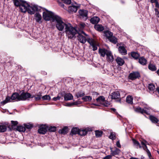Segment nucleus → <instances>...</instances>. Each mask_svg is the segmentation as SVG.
<instances>
[{
    "instance_id": "obj_36",
    "label": "nucleus",
    "mask_w": 159,
    "mask_h": 159,
    "mask_svg": "<svg viewBox=\"0 0 159 159\" xmlns=\"http://www.w3.org/2000/svg\"><path fill=\"white\" fill-rule=\"evenodd\" d=\"M82 99L85 101H90L92 99V97L89 96H85L82 98Z\"/></svg>"
},
{
    "instance_id": "obj_2",
    "label": "nucleus",
    "mask_w": 159,
    "mask_h": 159,
    "mask_svg": "<svg viewBox=\"0 0 159 159\" xmlns=\"http://www.w3.org/2000/svg\"><path fill=\"white\" fill-rule=\"evenodd\" d=\"M65 30L66 36L70 39L75 38V35L78 32L76 29L70 23H67Z\"/></svg>"
},
{
    "instance_id": "obj_6",
    "label": "nucleus",
    "mask_w": 159,
    "mask_h": 159,
    "mask_svg": "<svg viewBox=\"0 0 159 159\" xmlns=\"http://www.w3.org/2000/svg\"><path fill=\"white\" fill-rule=\"evenodd\" d=\"M87 41L90 46L92 47L93 51H95L97 49L98 43L96 41L92 39H87Z\"/></svg>"
},
{
    "instance_id": "obj_4",
    "label": "nucleus",
    "mask_w": 159,
    "mask_h": 159,
    "mask_svg": "<svg viewBox=\"0 0 159 159\" xmlns=\"http://www.w3.org/2000/svg\"><path fill=\"white\" fill-rule=\"evenodd\" d=\"M58 16L55 15L52 12L47 10H46L45 11L43 12V17L44 19L46 20H49L52 18L53 21H55V17Z\"/></svg>"
},
{
    "instance_id": "obj_15",
    "label": "nucleus",
    "mask_w": 159,
    "mask_h": 159,
    "mask_svg": "<svg viewBox=\"0 0 159 159\" xmlns=\"http://www.w3.org/2000/svg\"><path fill=\"white\" fill-rule=\"evenodd\" d=\"M119 51L121 54L125 55L127 54V50L123 46H120L118 48Z\"/></svg>"
},
{
    "instance_id": "obj_50",
    "label": "nucleus",
    "mask_w": 159,
    "mask_h": 159,
    "mask_svg": "<svg viewBox=\"0 0 159 159\" xmlns=\"http://www.w3.org/2000/svg\"><path fill=\"white\" fill-rule=\"evenodd\" d=\"M102 104L105 107H108L110 104V103L108 101H105V100Z\"/></svg>"
},
{
    "instance_id": "obj_11",
    "label": "nucleus",
    "mask_w": 159,
    "mask_h": 159,
    "mask_svg": "<svg viewBox=\"0 0 159 159\" xmlns=\"http://www.w3.org/2000/svg\"><path fill=\"white\" fill-rule=\"evenodd\" d=\"M111 96L112 99H119L120 94L118 91L115 92L111 93Z\"/></svg>"
},
{
    "instance_id": "obj_54",
    "label": "nucleus",
    "mask_w": 159,
    "mask_h": 159,
    "mask_svg": "<svg viewBox=\"0 0 159 159\" xmlns=\"http://www.w3.org/2000/svg\"><path fill=\"white\" fill-rule=\"evenodd\" d=\"M112 156L111 155H108L104 157L103 159H111Z\"/></svg>"
},
{
    "instance_id": "obj_44",
    "label": "nucleus",
    "mask_w": 159,
    "mask_h": 159,
    "mask_svg": "<svg viewBox=\"0 0 159 159\" xmlns=\"http://www.w3.org/2000/svg\"><path fill=\"white\" fill-rule=\"evenodd\" d=\"M109 138L112 140H114L116 139V134L115 133L111 132Z\"/></svg>"
},
{
    "instance_id": "obj_24",
    "label": "nucleus",
    "mask_w": 159,
    "mask_h": 159,
    "mask_svg": "<svg viewBox=\"0 0 159 159\" xmlns=\"http://www.w3.org/2000/svg\"><path fill=\"white\" fill-rule=\"evenodd\" d=\"M35 19L36 21L39 22L42 19V16L40 14L38 13H37L34 15Z\"/></svg>"
},
{
    "instance_id": "obj_40",
    "label": "nucleus",
    "mask_w": 159,
    "mask_h": 159,
    "mask_svg": "<svg viewBox=\"0 0 159 159\" xmlns=\"http://www.w3.org/2000/svg\"><path fill=\"white\" fill-rule=\"evenodd\" d=\"M85 94L84 93L82 92H79L76 94V96L77 98L81 97L84 95Z\"/></svg>"
},
{
    "instance_id": "obj_31",
    "label": "nucleus",
    "mask_w": 159,
    "mask_h": 159,
    "mask_svg": "<svg viewBox=\"0 0 159 159\" xmlns=\"http://www.w3.org/2000/svg\"><path fill=\"white\" fill-rule=\"evenodd\" d=\"M108 40L112 43L116 44L117 42V39L114 36H111L110 38L108 39Z\"/></svg>"
},
{
    "instance_id": "obj_12",
    "label": "nucleus",
    "mask_w": 159,
    "mask_h": 159,
    "mask_svg": "<svg viewBox=\"0 0 159 159\" xmlns=\"http://www.w3.org/2000/svg\"><path fill=\"white\" fill-rule=\"evenodd\" d=\"M20 95L17 93H15L12 94L11 97V100H16V101H19Z\"/></svg>"
},
{
    "instance_id": "obj_17",
    "label": "nucleus",
    "mask_w": 159,
    "mask_h": 159,
    "mask_svg": "<svg viewBox=\"0 0 159 159\" xmlns=\"http://www.w3.org/2000/svg\"><path fill=\"white\" fill-rule=\"evenodd\" d=\"M64 98L65 101L70 100L73 99V96L70 93H66L65 95Z\"/></svg>"
},
{
    "instance_id": "obj_26",
    "label": "nucleus",
    "mask_w": 159,
    "mask_h": 159,
    "mask_svg": "<svg viewBox=\"0 0 159 159\" xmlns=\"http://www.w3.org/2000/svg\"><path fill=\"white\" fill-rule=\"evenodd\" d=\"M133 97L130 95L127 96L126 98V102L127 103L130 104H132L133 103Z\"/></svg>"
},
{
    "instance_id": "obj_58",
    "label": "nucleus",
    "mask_w": 159,
    "mask_h": 159,
    "mask_svg": "<svg viewBox=\"0 0 159 159\" xmlns=\"http://www.w3.org/2000/svg\"><path fill=\"white\" fill-rule=\"evenodd\" d=\"M73 105V102L66 103L65 106L68 107H71Z\"/></svg>"
},
{
    "instance_id": "obj_64",
    "label": "nucleus",
    "mask_w": 159,
    "mask_h": 159,
    "mask_svg": "<svg viewBox=\"0 0 159 159\" xmlns=\"http://www.w3.org/2000/svg\"><path fill=\"white\" fill-rule=\"evenodd\" d=\"M156 91H157L159 94V87H157L156 89Z\"/></svg>"
},
{
    "instance_id": "obj_28",
    "label": "nucleus",
    "mask_w": 159,
    "mask_h": 159,
    "mask_svg": "<svg viewBox=\"0 0 159 159\" xmlns=\"http://www.w3.org/2000/svg\"><path fill=\"white\" fill-rule=\"evenodd\" d=\"M131 55L133 58L135 59H138L140 56L139 54L138 53L135 52H131Z\"/></svg>"
},
{
    "instance_id": "obj_51",
    "label": "nucleus",
    "mask_w": 159,
    "mask_h": 159,
    "mask_svg": "<svg viewBox=\"0 0 159 159\" xmlns=\"http://www.w3.org/2000/svg\"><path fill=\"white\" fill-rule=\"evenodd\" d=\"M5 100L7 103L11 102L12 101L11 100V97L10 98L9 97H7L6 98Z\"/></svg>"
},
{
    "instance_id": "obj_47",
    "label": "nucleus",
    "mask_w": 159,
    "mask_h": 159,
    "mask_svg": "<svg viewBox=\"0 0 159 159\" xmlns=\"http://www.w3.org/2000/svg\"><path fill=\"white\" fill-rule=\"evenodd\" d=\"M42 98L43 100H50V97L48 95H45L43 96Z\"/></svg>"
},
{
    "instance_id": "obj_59",
    "label": "nucleus",
    "mask_w": 159,
    "mask_h": 159,
    "mask_svg": "<svg viewBox=\"0 0 159 159\" xmlns=\"http://www.w3.org/2000/svg\"><path fill=\"white\" fill-rule=\"evenodd\" d=\"M116 145L118 148H121V145L120 144V142L119 141L117 142L116 143Z\"/></svg>"
},
{
    "instance_id": "obj_18",
    "label": "nucleus",
    "mask_w": 159,
    "mask_h": 159,
    "mask_svg": "<svg viewBox=\"0 0 159 159\" xmlns=\"http://www.w3.org/2000/svg\"><path fill=\"white\" fill-rule=\"evenodd\" d=\"M134 110L135 111L140 113H146V111L143 109H142L140 107H138L136 108H134Z\"/></svg>"
},
{
    "instance_id": "obj_5",
    "label": "nucleus",
    "mask_w": 159,
    "mask_h": 159,
    "mask_svg": "<svg viewBox=\"0 0 159 159\" xmlns=\"http://www.w3.org/2000/svg\"><path fill=\"white\" fill-rule=\"evenodd\" d=\"M34 95H32L29 93H25L23 92L20 95L19 99L20 100H25L29 98H34Z\"/></svg>"
},
{
    "instance_id": "obj_41",
    "label": "nucleus",
    "mask_w": 159,
    "mask_h": 159,
    "mask_svg": "<svg viewBox=\"0 0 159 159\" xmlns=\"http://www.w3.org/2000/svg\"><path fill=\"white\" fill-rule=\"evenodd\" d=\"M42 96L41 93L39 92L38 94L34 96V97L35 98V99L36 101L39 100L41 99V97Z\"/></svg>"
},
{
    "instance_id": "obj_8",
    "label": "nucleus",
    "mask_w": 159,
    "mask_h": 159,
    "mask_svg": "<svg viewBox=\"0 0 159 159\" xmlns=\"http://www.w3.org/2000/svg\"><path fill=\"white\" fill-rule=\"evenodd\" d=\"M140 77V73L138 72H133L129 74L128 78L129 79L133 80Z\"/></svg>"
},
{
    "instance_id": "obj_20",
    "label": "nucleus",
    "mask_w": 159,
    "mask_h": 159,
    "mask_svg": "<svg viewBox=\"0 0 159 159\" xmlns=\"http://www.w3.org/2000/svg\"><path fill=\"white\" fill-rule=\"evenodd\" d=\"M103 33L104 35L108 39L113 35L112 33L109 30L104 31Z\"/></svg>"
},
{
    "instance_id": "obj_32",
    "label": "nucleus",
    "mask_w": 159,
    "mask_h": 159,
    "mask_svg": "<svg viewBox=\"0 0 159 159\" xmlns=\"http://www.w3.org/2000/svg\"><path fill=\"white\" fill-rule=\"evenodd\" d=\"M68 132V128L67 127H64L63 129H61L60 130H59V133H60L63 134H66Z\"/></svg>"
},
{
    "instance_id": "obj_3",
    "label": "nucleus",
    "mask_w": 159,
    "mask_h": 159,
    "mask_svg": "<svg viewBox=\"0 0 159 159\" xmlns=\"http://www.w3.org/2000/svg\"><path fill=\"white\" fill-rule=\"evenodd\" d=\"M55 21H56L57 22L56 24V28L59 30L60 31H62L64 28H65L67 23H64L62 21L61 18L58 16L55 17Z\"/></svg>"
},
{
    "instance_id": "obj_22",
    "label": "nucleus",
    "mask_w": 159,
    "mask_h": 159,
    "mask_svg": "<svg viewBox=\"0 0 159 159\" xmlns=\"http://www.w3.org/2000/svg\"><path fill=\"white\" fill-rule=\"evenodd\" d=\"M111 154L112 156H115L116 155H118L120 152V150L119 149L116 148V149L113 151L112 149H111Z\"/></svg>"
},
{
    "instance_id": "obj_29",
    "label": "nucleus",
    "mask_w": 159,
    "mask_h": 159,
    "mask_svg": "<svg viewBox=\"0 0 159 159\" xmlns=\"http://www.w3.org/2000/svg\"><path fill=\"white\" fill-rule=\"evenodd\" d=\"M149 118L150 120L153 123H157L158 121V119L156 117L153 116H150Z\"/></svg>"
},
{
    "instance_id": "obj_38",
    "label": "nucleus",
    "mask_w": 159,
    "mask_h": 159,
    "mask_svg": "<svg viewBox=\"0 0 159 159\" xmlns=\"http://www.w3.org/2000/svg\"><path fill=\"white\" fill-rule=\"evenodd\" d=\"M79 130L76 128H73L71 131V132L73 134H76L79 133Z\"/></svg>"
},
{
    "instance_id": "obj_14",
    "label": "nucleus",
    "mask_w": 159,
    "mask_h": 159,
    "mask_svg": "<svg viewBox=\"0 0 159 159\" xmlns=\"http://www.w3.org/2000/svg\"><path fill=\"white\" fill-rule=\"evenodd\" d=\"M109 51V50H107L105 49L99 48L98 50L99 53L101 56L102 57H104L105 55H107V53Z\"/></svg>"
},
{
    "instance_id": "obj_52",
    "label": "nucleus",
    "mask_w": 159,
    "mask_h": 159,
    "mask_svg": "<svg viewBox=\"0 0 159 159\" xmlns=\"http://www.w3.org/2000/svg\"><path fill=\"white\" fill-rule=\"evenodd\" d=\"M49 130L51 131L54 132L56 130V127H51L49 129Z\"/></svg>"
},
{
    "instance_id": "obj_30",
    "label": "nucleus",
    "mask_w": 159,
    "mask_h": 159,
    "mask_svg": "<svg viewBox=\"0 0 159 159\" xmlns=\"http://www.w3.org/2000/svg\"><path fill=\"white\" fill-rule=\"evenodd\" d=\"M23 1L21 0L19 1L18 0H14V3L15 6L16 7H20V6L22 3V2H23Z\"/></svg>"
},
{
    "instance_id": "obj_7",
    "label": "nucleus",
    "mask_w": 159,
    "mask_h": 159,
    "mask_svg": "<svg viewBox=\"0 0 159 159\" xmlns=\"http://www.w3.org/2000/svg\"><path fill=\"white\" fill-rule=\"evenodd\" d=\"M78 40L81 43H84L87 41V39L85 37L83 36L81 34H82L85 35H86V34L83 31H80V32H78Z\"/></svg>"
},
{
    "instance_id": "obj_33",
    "label": "nucleus",
    "mask_w": 159,
    "mask_h": 159,
    "mask_svg": "<svg viewBox=\"0 0 159 159\" xmlns=\"http://www.w3.org/2000/svg\"><path fill=\"white\" fill-rule=\"evenodd\" d=\"M148 68L149 70H156V68L155 64L151 62L149 64Z\"/></svg>"
},
{
    "instance_id": "obj_43",
    "label": "nucleus",
    "mask_w": 159,
    "mask_h": 159,
    "mask_svg": "<svg viewBox=\"0 0 159 159\" xmlns=\"http://www.w3.org/2000/svg\"><path fill=\"white\" fill-rule=\"evenodd\" d=\"M87 134V131L85 130H79V134L81 136H84Z\"/></svg>"
},
{
    "instance_id": "obj_55",
    "label": "nucleus",
    "mask_w": 159,
    "mask_h": 159,
    "mask_svg": "<svg viewBox=\"0 0 159 159\" xmlns=\"http://www.w3.org/2000/svg\"><path fill=\"white\" fill-rule=\"evenodd\" d=\"M81 103V102L79 101H76L74 102H73V105H77L80 104Z\"/></svg>"
},
{
    "instance_id": "obj_25",
    "label": "nucleus",
    "mask_w": 159,
    "mask_h": 159,
    "mask_svg": "<svg viewBox=\"0 0 159 159\" xmlns=\"http://www.w3.org/2000/svg\"><path fill=\"white\" fill-rule=\"evenodd\" d=\"M116 61L118 64L120 66L122 65L124 63V60L120 57H117V58Z\"/></svg>"
},
{
    "instance_id": "obj_61",
    "label": "nucleus",
    "mask_w": 159,
    "mask_h": 159,
    "mask_svg": "<svg viewBox=\"0 0 159 159\" xmlns=\"http://www.w3.org/2000/svg\"><path fill=\"white\" fill-rule=\"evenodd\" d=\"M7 103V102L5 100L1 102V104L2 105H5V104H6Z\"/></svg>"
},
{
    "instance_id": "obj_21",
    "label": "nucleus",
    "mask_w": 159,
    "mask_h": 159,
    "mask_svg": "<svg viewBox=\"0 0 159 159\" xmlns=\"http://www.w3.org/2000/svg\"><path fill=\"white\" fill-rule=\"evenodd\" d=\"M95 29L99 31H101L104 30L103 27L101 25L96 24L94 26Z\"/></svg>"
},
{
    "instance_id": "obj_34",
    "label": "nucleus",
    "mask_w": 159,
    "mask_h": 159,
    "mask_svg": "<svg viewBox=\"0 0 159 159\" xmlns=\"http://www.w3.org/2000/svg\"><path fill=\"white\" fill-rule=\"evenodd\" d=\"M132 140L134 145L137 148H138V147L139 148H142L139 143L138 141L134 139H133Z\"/></svg>"
},
{
    "instance_id": "obj_27",
    "label": "nucleus",
    "mask_w": 159,
    "mask_h": 159,
    "mask_svg": "<svg viewBox=\"0 0 159 159\" xmlns=\"http://www.w3.org/2000/svg\"><path fill=\"white\" fill-rule=\"evenodd\" d=\"M147 61V60L143 57H141L139 59V63L140 64L143 65H145L146 64Z\"/></svg>"
},
{
    "instance_id": "obj_10",
    "label": "nucleus",
    "mask_w": 159,
    "mask_h": 159,
    "mask_svg": "<svg viewBox=\"0 0 159 159\" xmlns=\"http://www.w3.org/2000/svg\"><path fill=\"white\" fill-rule=\"evenodd\" d=\"M47 129L48 128L47 126L45 125H42L40 127L38 131L40 134H44L47 132Z\"/></svg>"
},
{
    "instance_id": "obj_13",
    "label": "nucleus",
    "mask_w": 159,
    "mask_h": 159,
    "mask_svg": "<svg viewBox=\"0 0 159 159\" xmlns=\"http://www.w3.org/2000/svg\"><path fill=\"white\" fill-rule=\"evenodd\" d=\"M107 59L108 61L112 62L114 60V57L112 53L109 50L107 52Z\"/></svg>"
},
{
    "instance_id": "obj_19",
    "label": "nucleus",
    "mask_w": 159,
    "mask_h": 159,
    "mask_svg": "<svg viewBox=\"0 0 159 159\" xmlns=\"http://www.w3.org/2000/svg\"><path fill=\"white\" fill-rule=\"evenodd\" d=\"M78 9V7L75 6H70L68 7V10L70 12H75Z\"/></svg>"
},
{
    "instance_id": "obj_39",
    "label": "nucleus",
    "mask_w": 159,
    "mask_h": 159,
    "mask_svg": "<svg viewBox=\"0 0 159 159\" xmlns=\"http://www.w3.org/2000/svg\"><path fill=\"white\" fill-rule=\"evenodd\" d=\"M155 89V87L154 84H149L148 89L151 92L153 91Z\"/></svg>"
},
{
    "instance_id": "obj_57",
    "label": "nucleus",
    "mask_w": 159,
    "mask_h": 159,
    "mask_svg": "<svg viewBox=\"0 0 159 159\" xmlns=\"http://www.w3.org/2000/svg\"><path fill=\"white\" fill-rule=\"evenodd\" d=\"M64 1V2L66 4H70L71 2V0H63Z\"/></svg>"
},
{
    "instance_id": "obj_16",
    "label": "nucleus",
    "mask_w": 159,
    "mask_h": 159,
    "mask_svg": "<svg viewBox=\"0 0 159 159\" xmlns=\"http://www.w3.org/2000/svg\"><path fill=\"white\" fill-rule=\"evenodd\" d=\"M99 20V18L97 16H95L92 18L90 20V22L93 24H96L98 23Z\"/></svg>"
},
{
    "instance_id": "obj_63",
    "label": "nucleus",
    "mask_w": 159,
    "mask_h": 159,
    "mask_svg": "<svg viewBox=\"0 0 159 159\" xmlns=\"http://www.w3.org/2000/svg\"><path fill=\"white\" fill-rule=\"evenodd\" d=\"M157 1V0H150V1H151V2H152V3H154L155 2H156Z\"/></svg>"
},
{
    "instance_id": "obj_45",
    "label": "nucleus",
    "mask_w": 159,
    "mask_h": 159,
    "mask_svg": "<svg viewBox=\"0 0 159 159\" xmlns=\"http://www.w3.org/2000/svg\"><path fill=\"white\" fill-rule=\"evenodd\" d=\"M146 143L147 142L145 140H143L141 142V144L142 145V147H143L144 149L147 148L146 145Z\"/></svg>"
},
{
    "instance_id": "obj_62",
    "label": "nucleus",
    "mask_w": 159,
    "mask_h": 159,
    "mask_svg": "<svg viewBox=\"0 0 159 159\" xmlns=\"http://www.w3.org/2000/svg\"><path fill=\"white\" fill-rule=\"evenodd\" d=\"M147 152L149 156V157H150L151 156V154L150 152L147 149Z\"/></svg>"
},
{
    "instance_id": "obj_37",
    "label": "nucleus",
    "mask_w": 159,
    "mask_h": 159,
    "mask_svg": "<svg viewBox=\"0 0 159 159\" xmlns=\"http://www.w3.org/2000/svg\"><path fill=\"white\" fill-rule=\"evenodd\" d=\"M7 129V127L5 125H0V132H4Z\"/></svg>"
},
{
    "instance_id": "obj_46",
    "label": "nucleus",
    "mask_w": 159,
    "mask_h": 159,
    "mask_svg": "<svg viewBox=\"0 0 159 159\" xmlns=\"http://www.w3.org/2000/svg\"><path fill=\"white\" fill-rule=\"evenodd\" d=\"M85 24L82 22H81L80 23L79 25V27L80 28L81 30H82L85 26Z\"/></svg>"
},
{
    "instance_id": "obj_9",
    "label": "nucleus",
    "mask_w": 159,
    "mask_h": 159,
    "mask_svg": "<svg viewBox=\"0 0 159 159\" xmlns=\"http://www.w3.org/2000/svg\"><path fill=\"white\" fill-rule=\"evenodd\" d=\"M79 13L80 16V18L84 20H86L88 18V11L86 10H80Z\"/></svg>"
},
{
    "instance_id": "obj_23",
    "label": "nucleus",
    "mask_w": 159,
    "mask_h": 159,
    "mask_svg": "<svg viewBox=\"0 0 159 159\" xmlns=\"http://www.w3.org/2000/svg\"><path fill=\"white\" fill-rule=\"evenodd\" d=\"M105 100V98L102 96H100L96 99L97 102L101 104L104 102Z\"/></svg>"
},
{
    "instance_id": "obj_56",
    "label": "nucleus",
    "mask_w": 159,
    "mask_h": 159,
    "mask_svg": "<svg viewBox=\"0 0 159 159\" xmlns=\"http://www.w3.org/2000/svg\"><path fill=\"white\" fill-rule=\"evenodd\" d=\"M155 14L157 15V16H159V12L158 11V9L155 8Z\"/></svg>"
},
{
    "instance_id": "obj_49",
    "label": "nucleus",
    "mask_w": 159,
    "mask_h": 159,
    "mask_svg": "<svg viewBox=\"0 0 159 159\" xmlns=\"http://www.w3.org/2000/svg\"><path fill=\"white\" fill-rule=\"evenodd\" d=\"M11 123L12 124V127H14L16 126L18 124L17 121H11Z\"/></svg>"
},
{
    "instance_id": "obj_1",
    "label": "nucleus",
    "mask_w": 159,
    "mask_h": 159,
    "mask_svg": "<svg viewBox=\"0 0 159 159\" xmlns=\"http://www.w3.org/2000/svg\"><path fill=\"white\" fill-rule=\"evenodd\" d=\"M20 9L21 12L25 13L28 11L30 14L34 13L35 11H38L37 6H30L27 2L23 1L20 6Z\"/></svg>"
},
{
    "instance_id": "obj_48",
    "label": "nucleus",
    "mask_w": 159,
    "mask_h": 159,
    "mask_svg": "<svg viewBox=\"0 0 159 159\" xmlns=\"http://www.w3.org/2000/svg\"><path fill=\"white\" fill-rule=\"evenodd\" d=\"M25 129L26 128L27 129H30L32 127V125L30 124H25L24 125Z\"/></svg>"
},
{
    "instance_id": "obj_42",
    "label": "nucleus",
    "mask_w": 159,
    "mask_h": 159,
    "mask_svg": "<svg viewBox=\"0 0 159 159\" xmlns=\"http://www.w3.org/2000/svg\"><path fill=\"white\" fill-rule=\"evenodd\" d=\"M96 136L98 137L101 136L102 134V132L101 131L96 130L95 131Z\"/></svg>"
},
{
    "instance_id": "obj_60",
    "label": "nucleus",
    "mask_w": 159,
    "mask_h": 159,
    "mask_svg": "<svg viewBox=\"0 0 159 159\" xmlns=\"http://www.w3.org/2000/svg\"><path fill=\"white\" fill-rule=\"evenodd\" d=\"M154 3H155L156 7L159 9V4L157 1Z\"/></svg>"
},
{
    "instance_id": "obj_35",
    "label": "nucleus",
    "mask_w": 159,
    "mask_h": 159,
    "mask_svg": "<svg viewBox=\"0 0 159 159\" xmlns=\"http://www.w3.org/2000/svg\"><path fill=\"white\" fill-rule=\"evenodd\" d=\"M16 129L20 132H24L25 130V127L22 126H17Z\"/></svg>"
},
{
    "instance_id": "obj_53",
    "label": "nucleus",
    "mask_w": 159,
    "mask_h": 159,
    "mask_svg": "<svg viewBox=\"0 0 159 159\" xmlns=\"http://www.w3.org/2000/svg\"><path fill=\"white\" fill-rule=\"evenodd\" d=\"M61 97L59 95L56 97H54L52 98V99L54 101H56L57 100H59L60 99Z\"/></svg>"
}]
</instances>
